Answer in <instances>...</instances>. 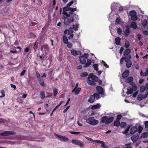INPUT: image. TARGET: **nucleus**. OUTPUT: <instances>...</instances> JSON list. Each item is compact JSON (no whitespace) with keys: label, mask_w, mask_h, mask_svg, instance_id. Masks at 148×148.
Here are the masks:
<instances>
[{"label":"nucleus","mask_w":148,"mask_h":148,"mask_svg":"<svg viewBox=\"0 0 148 148\" xmlns=\"http://www.w3.org/2000/svg\"><path fill=\"white\" fill-rule=\"evenodd\" d=\"M66 17L64 18V23L66 25L70 26L74 21L73 17L72 15H70L67 13H64Z\"/></svg>","instance_id":"f257e3e1"},{"label":"nucleus","mask_w":148,"mask_h":148,"mask_svg":"<svg viewBox=\"0 0 148 148\" xmlns=\"http://www.w3.org/2000/svg\"><path fill=\"white\" fill-rule=\"evenodd\" d=\"M98 80L97 77L95 75L91 74L88 75L87 83L90 85L94 86L96 85L95 82L97 81Z\"/></svg>","instance_id":"f03ea898"},{"label":"nucleus","mask_w":148,"mask_h":148,"mask_svg":"<svg viewBox=\"0 0 148 148\" xmlns=\"http://www.w3.org/2000/svg\"><path fill=\"white\" fill-rule=\"evenodd\" d=\"M76 8H68L65 7L63 8V11L64 12V13H67L69 15H72V16L75 17L76 16L77 17V20L78 19V16L75 14L73 13V12L76 11Z\"/></svg>","instance_id":"7ed1b4c3"},{"label":"nucleus","mask_w":148,"mask_h":148,"mask_svg":"<svg viewBox=\"0 0 148 148\" xmlns=\"http://www.w3.org/2000/svg\"><path fill=\"white\" fill-rule=\"evenodd\" d=\"M85 119L87 123L92 125H95L99 123L98 121L94 119V117H90Z\"/></svg>","instance_id":"20e7f679"},{"label":"nucleus","mask_w":148,"mask_h":148,"mask_svg":"<svg viewBox=\"0 0 148 148\" xmlns=\"http://www.w3.org/2000/svg\"><path fill=\"white\" fill-rule=\"evenodd\" d=\"M71 142L73 144L78 145L80 147H83L85 146L84 143L78 140L73 139L72 140Z\"/></svg>","instance_id":"39448f33"},{"label":"nucleus","mask_w":148,"mask_h":148,"mask_svg":"<svg viewBox=\"0 0 148 148\" xmlns=\"http://www.w3.org/2000/svg\"><path fill=\"white\" fill-rule=\"evenodd\" d=\"M54 135L59 140L62 141L66 142L69 140V139L64 136H60L56 133H54Z\"/></svg>","instance_id":"423d86ee"},{"label":"nucleus","mask_w":148,"mask_h":148,"mask_svg":"<svg viewBox=\"0 0 148 148\" xmlns=\"http://www.w3.org/2000/svg\"><path fill=\"white\" fill-rule=\"evenodd\" d=\"M97 92L99 94L101 95L103 97H104V90L103 88L100 86H98L96 88Z\"/></svg>","instance_id":"0eeeda50"},{"label":"nucleus","mask_w":148,"mask_h":148,"mask_svg":"<svg viewBox=\"0 0 148 148\" xmlns=\"http://www.w3.org/2000/svg\"><path fill=\"white\" fill-rule=\"evenodd\" d=\"M16 133L13 131H6L0 134V135L1 136H7L12 135H15Z\"/></svg>","instance_id":"6e6552de"},{"label":"nucleus","mask_w":148,"mask_h":148,"mask_svg":"<svg viewBox=\"0 0 148 148\" xmlns=\"http://www.w3.org/2000/svg\"><path fill=\"white\" fill-rule=\"evenodd\" d=\"M137 86H134L132 87H129L127 89V93L128 95L132 94L133 91H135L137 90Z\"/></svg>","instance_id":"1a4fd4ad"},{"label":"nucleus","mask_w":148,"mask_h":148,"mask_svg":"<svg viewBox=\"0 0 148 148\" xmlns=\"http://www.w3.org/2000/svg\"><path fill=\"white\" fill-rule=\"evenodd\" d=\"M130 14L131 15V19L133 21H136L137 19V16L136 12L134 11H131L130 12Z\"/></svg>","instance_id":"9d476101"},{"label":"nucleus","mask_w":148,"mask_h":148,"mask_svg":"<svg viewBox=\"0 0 148 148\" xmlns=\"http://www.w3.org/2000/svg\"><path fill=\"white\" fill-rule=\"evenodd\" d=\"M49 48L47 45H44L41 47V50L43 53H46L49 50Z\"/></svg>","instance_id":"9b49d317"},{"label":"nucleus","mask_w":148,"mask_h":148,"mask_svg":"<svg viewBox=\"0 0 148 148\" xmlns=\"http://www.w3.org/2000/svg\"><path fill=\"white\" fill-rule=\"evenodd\" d=\"M87 59V57L86 54L82 56L79 57V60L80 62L82 64H84L86 62V60Z\"/></svg>","instance_id":"f8f14e48"},{"label":"nucleus","mask_w":148,"mask_h":148,"mask_svg":"<svg viewBox=\"0 0 148 148\" xmlns=\"http://www.w3.org/2000/svg\"><path fill=\"white\" fill-rule=\"evenodd\" d=\"M137 131V128L136 126L132 127L130 130V132L131 134H133L136 132Z\"/></svg>","instance_id":"ddd939ff"},{"label":"nucleus","mask_w":148,"mask_h":148,"mask_svg":"<svg viewBox=\"0 0 148 148\" xmlns=\"http://www.w3.org/2000/svg\"><path fill=\"white\" fill-rule=\"evenodd\" d=\"M95 143H100L101 144V147L103 148H109L107 147L106 145H105V143L103 141H101L99 140H96L94 141Z\"/></svg>","instance_id":"4468645a"},{"label":"nucleus","mask_w":148,"mask_h":148,"mask_svg":"<svg viewBox=\"0 0 148 148\" xmlns=\"http://www.w3.org/2000/svg\"><path fill=\"white\" fill-rule=\"evenodd\" d=\"M71 53L73 56L80 55L81 54V53L80 51H77L74 49H73L71 51Z\"/></svg>","instance_id":"2eb2a0df"},{"label":"nucleus","mask_w":148,"mask_h":148,"mask_svg":"<svg viewBox=\"0 0 148 148\" xmlns=\"http://www.w3.org/2000/svg\"><path fill=\"white\" fill-rule=\"evenodd\" d=\"M139 136L138 135H133L131 138V140L133 142H136V140L138 139Z\"/></svg>","instance_id":"dca6fc26"},{"label":"nucleus","mask_w":148,"mask_h":148,"mask_svg":"<svg viewBox=\"0 0 148 148\" xmlns=\"http://www.w3.org/2000/svg\"><path fill=\"white\" fill-rule=\"evenodd\" d=\"M145 86L146 87V91H145V95L144 96V98H147L148 95V91L147 90H148V83H147L145 85Z\"/></svg>","instance_id":"f3484780"},{"label":"nucleus","mask_w":148,"mask_h":148,"mask_svg":"<svg viewBox=\"0 0 148 148\" xmlns=\"http://www.w3.org/2000/svg\"><path fill=\"white\" fill-rule=\"evenodd\" d=\"M114 118L113 117H110L108 118L107 117V121L106 122V124H108L111 122L113 120Z\"/></svg>","instance_id":"a211bd4d"},{"label":"nucleus","mask_w":148,"mask_h":148,"mask_svg":"<svg viewBox=\"0 0 148 148\" xmlns=\"http://www.w3.org/2000/svg\"><path fill=\"white\" fill-rule=\"evenodd\" d=\"M91 63V61L90 59H87V62L84 66V68H86L90 66Z\"/></svg>","instance_id":"6ab92c4d"},{"label":"nucleus","mask_w":148,"mask_h":148,"mask_svg":"<svg viewBox=\"0 0 148 148\" xmlns=\"http://www.w3.org/2000/svg\"><path fill=\"white\" fill-rule=\"evenodd\" d=\"M129 71L128 70H126L124 71L122 73V76L123 77H126L129 74Z\"/></svg>","instance_id":"aec40b11"},{"label":"nucleus","mask_w":148,"mask_h":148,"mask_svg":"<svg viewBox=\"0 0 148 148\" xmlns=\"http://www.w3.org/2000/svg\"><path fill=\"white\" fill-rule=\"evenodd\" d=\"M38 82L40 85L42 86H45V85L44 82L43 80L42 77H40L38 79Z\"/></svg>","instance_id":"412c9836"},{"label":"nucleus","mask_w":148,"mask_h":148,"mask_svg":"<svg viewBox=\"0 0 148 148\" xmlns=\"http://www.w3.org/2000/svg\"><path fill=\"white\" fill-rule=\"evenodd\" d=\"M121 39L119 37H117L115 38V43L118 45H120V42Z\"/></svg>","instance_id":"4be33fe9"},{"label":"nucleus","mask_w":148,"mask_h":148,"mask_svg":"<svg viewBox=\"0 0 148 148\" xmlns=\"http://www.w3.org/2000/svg\"><path fill=\"white\" fill-rule=\"evenodd\" d=\"M95 97L92 95L90 96L89 99H88V101L90 103H92L95 101Z\"/></svg>","instance_id":"5701e85b"},{"label":"nucleus","mask_w":148,"mask_h":148,"mask_svg":"<svg viewBox=\"0 0 148 148\" xmlns=\"http://www.w3.org/2000/svg\"><path fill=\"white\" fill-rule=\"evenodd\" d=\"M130 30L129 28L126 29L125 30L124 34L125 36H127L130 32Z\"/></svg>","instance_id":"b1692460"},{"label":"nucleus","mask_w":148,"mask_h":148,"mask_svg":"<svg viewBox=\"0 0 148 148\" xmlns=\"http://www.w3.org/2000/svg\"><path fill=\"white\" fill-rule=\"evenodd\" d=\"M133 80V78L132 77H129L126 79L125 82L127 83H130L132 82Z\"/></svg>","instance_id":"393cba45"},{"label":"nucleus","mask_w":148,"mask_h":148,"mask_svg":"<svg viewBox=\"0 0 148 148\" xmlns=\"http://www.w3.org/2000/svg\"><path fill=\"white\" fill-rule=\"evenodd\" d=\"M131 26L134 29H136L137 27V25L136 23L134 22H132L131 23Z\"/></svg>","instance_id":"a878e982"},{"label":"nucleus","mask_w":148,"mask_h":148,"mask_svg":"<svg viewBox=\"0 0 148 148\" xmlns=\"http://www.w3.org/2000/svg\"><path fill=\"white\" fill-rule=\"evenodd\" d=\"M107 116H103L102 117L101 119V121L102 123H106V122L107 121Z\"/></svg>","instance_id":"bb28decb"},{"label":"nucleus","mask_w":148,"mask_h":148,"mask_svg":"<svg viewBox=\"0 0 148 148\" xmlns=\"http://www.w3.org/2000/svg\"><path fill=\"white\" fill-rule=\"evenodd\" d=\"M131 58V56L130 55H129L128 56L125 57V61L126 62H128L130 60Z\"/></svg>","instance_id":"cd10ccee"},{"label":"nucleus","mask_w":148,"mask_h":148,"mask_svg":"<svg viewBox=\"0 0 148 148\" xmlns=\"http://www.w3.org/2000/svg\"><path fill=\"white\" fill-rule=\"evenodd\" d=\"M126 66L127 68H130L132 64V62L131 61H130L128 62H126Z\"/></svg>","instance_id":"c85d7f7f"},{"label":"nucleus","mask_w":148,"mask_h":148,"mask_svg":"<svg viewBox=\"0 0 148 148\" xmlns=\"http://www.w3.org/2000/svg\"><path fill=\"white\" fill-rule=\"evenodd\" d=\"M131 52L130 50V49H127L123 53V55L126 56L129 54Z\"/></svg>","instance_id":"c756f323"},{"label":"nucleus","mask_w":148,"mask_h":148,"mask_svg":"<svg viewBox=\"0 0 148 148\" xmlns=\"http://www.w3.org/2000/svg\"><path fill=\"white\" fill-rule=\"evenodd\" d=\"M81 88H76L75 90V92L74 94L75 95H78L80 91L81 90Z\"/></svg>","instance_id":"7c9ffc66"},{"label":"nucleus","mask_w":148,"mask_h":148,"mask_svg":"<svg viewBox=\"0 0 148 148\" xmlns=\"http://www.w3.org/2000/svg\"><path fill=\"white\" fill-rule=\"evenodd\" d=\"M100 107V106L99 104H97L96 105H95L93 106L91 108L92 109L95 110L96 109H98Z\"/></svg>","instance_id":"2f4dec72"},{"label":"nucleus","mask_w":148,"mask_h":148,"mask_svg":"<svg viewBox=\"0 0 148 148\" xmlns=\"http://www.w3.org/2000/svg\"><path fill=\"white\" fill-rule=\"evenodd\" d=\"M63 39L64 43L65 44H67L68 43V40L67 37L65 36H63Z\"/></svg>","instance_id":"473e14b6"},{"label":"nucleus","mask_w":148,"mask_h":148,"mask_svg":"<svg viewBox=\"0 0 148 148\" xmlns=\"http://www.w3.org/2000/svg\"><path fill=\"white\" fill-rule=\"evenodd\" d=\"M145 90H146V87L145 86H142L140 87V92L142 93Z\"/></svg>","instance_id":"72a5a7b5"},{"label":"nucleus","mask_w":148,"mask_h":148,"mask_svg":"<svg viewBox=\"0 0 148 148\" xmlns=\"http://www.w3.org/2000/svg\"><path fill=\"white\" fill-rule=\"evenodd\" d=\"M140 74L141 76H146L148 75V73L146 72L143 73L141 71L140 72Z\"/></svg>","instance_id":"f704fd0d"},{"label":"nucleus","mask_w":148,"mask_h":148,"mask_svg":"<svg viewBox=\"0 0 148 148\" xmlns=\"http://www.w3.org/2000/svg\"><path fill=\"white\" fill-rule=\"evenodd\" d=\"M40 96L41 98L43 99L45 98V94L43 91H41L40 92Z\"/></svg>","instance_id":"c9c22d12"},{"label":"nucleus","mask_w":148,"mask_h":148,"mask_svg":"<svg viewBox=\"0 0 148 148\" xmlns=\"http://www.w3.org/2000/svg\"><path fill=\"white\" fill-rule=\"evenodd\" d=\"M147 21L146 20H144L142 21L141 24L143 26L145 27L147 25Z\"/></svg>","instance_id":"e433bc0d"},{"label":"nucleus","mask_w":148,"mask_h":148,"mask_svg":"<svg viewBox=\"0 0 148 148\" xmlns=\"http://www.w3.org/2000/svg\"><path fill=\"white\" fill-rule=\"evenodd\" d=\"M73 27L72 28L75 31H77L78 30V27H79V26L78 24H77L76 25H73Z\"/></svg>","instance_id":"4c0bfd02"},{"label":"nucleus","mask_w":148,"mask_h":148,"mask_svg":"<svg viewBox=\"0 0 148 148\" xmlns=\"http://www.w3.org/2000/svg\"><path fill=\"white\" fill-rule=\"evenodd\" d=\"M53 95L54 96L56 97L58 92V90L56 88H54L53 89Z\"/></svg>","instance_id":"58836bf2"},{"label":"nucleus","mask_w":148,"mask_h":148,"mask_svg":"<svg viewBox=\"0 0 148 148\" xmlns=\"http://www.w3.org/2000/svg\"><path fill=\"white\" fill-rule=\"evenodd\" d=\"M120 124V123L117 120V121H115L114 122V125L115 126L117 127L119 126V125Z\"/></svg>","instance_id":"ea45409f"},{"label":"nucleus","mask_w":148,"mask_h":148,"mask_svg":"<svg viewBox=\"0 0 148 148\" xmlns=\"http://www.w3.org/2000/svg\"><path fill=\"white\" fill-rule=\"evenodd\" d=\"M72 28H70L68 30V34H71L73 32V30Z\"/></svg>","instance_id":"a19ab883"},{"label":"nucleus","mask_w":148,"mask_h":148,"mask_svg":"<svg viewBox=\"0 0 148 148\" xmlns=\"http://www.w3.org/2000/svg\"><path fill=\"white\" fill-rule=\"evenodd\" d=\"M99 94L98 93H94L93 95V96L95 97V98L97 99H98L99 98Z\"/></svg>","instance_id":"79ce46f5"},{"label":"nucleus","mask_w":148,"mask_h":148,"mask_svg":"<svg viewBox=\"0 0 148 148\" xmlns=\"http://www.w3.org/2000/svg\"><path fill=\"white\" fill-rule=\"evenodd\" d=\"M98 64H94L93 65V67L94 68L95 70L97 71H98Z\"/></svg>","instance_id":"37998d69"},{"label":"nucleus","mask_w":148,"mask_h":148,"mask_svg":"<svg viewBox=\"0 0 148 148\" xmlns=\"http://www.w3.org/2000/svg\"><path fill=\"white\" fill-rule=\"evenodd\" d=\"M88 74L87 72H84L81 74L80 76L82 77H84L87 76Z\"/></svg>","instance_id":"c03bdc74"},{"label":"nucleus","mask_w":148,"mask_h":148,"mask_svg":"<svg viewBox=\"0 0 148 148\" xmlns=\"http://www.w3.org/2000/svg\"><path fill=\"white\" fill-rule=\"evenodd\" d=\"M142 137L143 138H146L148 137V133L146 132L142 134Z\"/></svg>","instance_id":"a18cd8bd"},{"label":"nucleus","mask_w":148,"mask_h":148,"mask_svg":"<svg viewBox=\"0 0 148 148\" xmlns=\"http://www.w3.org/2000/svg\"><path fill=\"white\" fill-rule=\"evenodd\" d=\"M130 43L129 41H126L125 42V47L126 48H128L129 46Z\"/></svg>","instance_id":"49530a36"},{"label":"nucleus","mask_w":148,"mask_h":148,"mask_svg":"<svg viewBox=\"0 0 148 148\" xmlns=\"http://www.w3.org/2000/svg\"><path fill=\"white\" fill-rule=\"evenodd\" d=\"M143 98H144L143 95H139L137 98V99L138 100L140 101L143 99Z\"/></svg>","instance_id":"de8ad7c7"},{"label":"nucleus","mask_w":148,"mask_h":148,"mask_svg":"<svg viewBox=\"0 0 148 148\" xmlns=\"http://www.w3.org/2000/svg\"><path fill=\"white\" fill-rule=\"evenodd\" d=\"M74 3V1H71L69 3H68L66 7H68V8H69V7L70 6Z\"/></svg>","instance_id":"09e8293b"},{"label":"nucleus","mask_w":148,"mask_h":148,"mask_svg":"<svg viewBox=\"0 0 148 148\" xmlns=\"http://www.w3.org/2000/svg\"><path fill=\"white\" fill-rule=\"evenodd\" d=\"M117 32L119 34H121L122 33V30L120 28H117Z\"/></svg>","instance_id":"8fccbe9b"},{"label":"nucleus","mask_w":148,"mask_h":148,"mask_svg":"<svg viewBox=\"0 0 148 148\" xmlns=\"http://www.w3.org/2000/svg\"><path fill=\"white\" fill-rule=\"evenodd\" d=\"M1 92L2 95V96H0V98L4 97L5 96V92L4 90H1Z\"/></svg>","instance_id":"3c124183"},{"label":"nucleus","mask_w":148,"mask_h":148,"mask_svg":"<svg viewBox=\"0 0 148 148\" xmlns=\"http://www.w3.org/2000/svg\"><path fill=\"white\" fill-rule=\"evenodd\" d=\"M126 125V123L125 122H121V127H124Z\"/></svg>","instance_id":"603ef678"},{"label":"nucleus","mask_w":148,"mask_h":148,"mask_svg":"<svg viewBox=\"0 0 148 148\" xmlns=\"http://www.w3.org/2000/svg\"><path fill=\"white\" fill-rule=\"evenodd\" d=\"M138 128H139V130H138V133H140L141 132V131H142V130L143 129V127H142L141 126H140Z\"/></svg>","instance_id":"864d4df0"},{"label":"nucleus","mask_w":148,"mask_h":148,"mask_svg":"<svg viewBox=\"0 0 148 148\" xmlns=\"http://www.w3.org/2000/svg\"><path fill=\"white\" fill-rule=\"evenodd\" d=\"M125 57H122L120 59V63L122 64L123 63V60L124 59Z\"/></svg>","instance_id":"5fc2aeb1"},{"label":"nucleus","mask_w":148,"mask_h":148,"mask_svg":"<svg viewBox=\"0 0 148 148\" xmlns=\"http://www.w3.org/2000/svg\"><path fill=\"white\" fill-rule=\"evenodd\" d=\"M121 115H118L117 116L116 120L119 121L121 118Z\"/></svg>","instance_id":"6e6d98bb"},{"label":"nucleus","mask_w":148,"mask_h":148,"mask_svg":"<svg viewBox=\"0 0 148 148\" xmlns=\"http://www.w3.org/2000/svg\"><path fill=\"white\" fill-rule=\"evenodd\" d=\"M67 47L69 48H70L72 47V45L71 44V43L68 42V43H67Z\"/></svg>","instance_id":"4d7b16f0"},{"label":"nucleus","mask_w":148,"mask_h":148,"mask_svg":"<svg viewBox=\"0 0 148 148\" xmlns=\"http://www.w3.org/2000/svg\"><path fill=\"white\" fill-rule=\"evenodd\" d=\"M36 42H35L34 46V49L35 51H36L38 48V46L36 45Z\"/></svg>","instance_id":"13d9d810"},{"label":"nucleus","mask_w":148,"mask_h":148,"mask_svg":"<svg viewBox=\"0 0 148 148\" xmlns=\"http://www.w3.org/2000/svg\"><path fill=\"white\" fill-rule=\"evenodd\" d=\"M145 126L146 128H148V121H145Z\"/></svg>","instance_id":"bf43d9fd"},{"label":"nucleus","mask_w":148,"mask_h":148,"mask_svg":"<svg viewBox=\"0 0 148 148\" xmlns=\"http://www.w3.org/2000/svg\"><path fill=\"white\" fill-rule=\"evenodd\" d=\"M86 138L88 140H90V141H93V142H95L94 141L96 140H93L91 138H89V137H86Z\"/></svg>","instance_id":"052dcab7"},{"label":"nucleus","mask_w":148,"mask_h":148,"mask_svg":"<svg viewBox=\"0 0 148 148\" xmlns=\"http://www.w3.org/2000/svg\"><path fill=\"white\" fill-rule=\"evenodd\" d=\"M123 50V47H121L119 50V53L120 54H122V52Z\"/></svg>","instance_id":"680f3d73"},{"label":"nucleus","mask_w":148,"mask_h":148,"mask_svg":"<svg viewBox=\"0 0 148 148\" xmlns=\"http://www.w3.org/2000/svg\"><path fill=\"white\" fill-rule=\"evenodd\" d=\"M26 72V70H23L22 71L21 73H20V75L21 76L23 75Z\"/></svg>","instance_id":"e2e57ef3"},{"label":"nucleus","mask_w":148,"mask_h":148,"mask_svg":"<svg viewBox=\"0 0 148 148\" xmlns=\"http://www.w3.org/2000/svg\"><path fill=\"white\" fill-rule=\"evenodd\" d=\"M36 75L38 79V78H40V75L38 71H37L36 72Z\"/></svg>","instance_id":"0e129e2a"},{"label":"nucleus","mask_w":148,"mask_h":148,"mask_svg":"<svg viewBox=\"0 0 148 148\" xmlns=\"http://www.w3.org/2000/svg\"><path fill=\"white\" fill-rule=\"evenodd\" d=\"M78 83L77 82V83H76V86H75V88L72 90V91L73 92L75 91V90L77 88V87H78Z\"/></svg>","instance_id":"69168bd1"},{"label":"nucleus","mask_w":148,"mask_h":148,"mask_svg":"<svg viewBox=\"0 0 148 148\" xmlns=\"http://www.w3.org/2000/svg\"><path fill=\"white\" fill-rule=\"evenodd\" d=\"M120 22V19L118 18H117L116 19L115 22L118 24Z\"/></svg>","instance_id":"338daca9"},{"label":"nucleus","mask_w":148,"mask_h":148,"mask_svg":"<svg viewBox=\"0 0 148 148\" xmlns=\"http://www.w3.org/2000/svg\"><path fill=\"white\" fill-rule=\"evenodd\" d=\"M137 36L138 37V40H140L141 38V35L140 34H139L137 35Z\"/></svg>","instance_id":"774afa93"}]
</instances>
